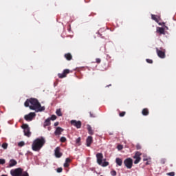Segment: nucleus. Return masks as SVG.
Returning <instances> with one entry per match:
<instances>
[{"label": "nucleus", "instance_id": "nucleus-1", "mask_svg": "<svg viewBox=\"0 0 176 176\" xmlns=\"http://www.w3.org/2000/svg\"><path fill=\"white\" fill-rule=\"evenodd\" d=\"M25 107L30 108L32 111H36V112H42L45 111V107H42L41 103L36 98L27 99L24 103Z\"/></svg>", "mask_w": 176, "mask_h": 176}, {"label": "nucleus", "instance_id": "nucleus-2", "mask_svg": "<svg viewBox=\"0 0 176 176\" xmlns=\"http://www.w3.org/2000/svg\"><path fill=\"white\" fill-rule=\"evenodd\" d=\"M45 144H46V140L43 137L36 138L32 144V149L34 152H39Z\"/></svg>", "mask_w": 176, "mask_h": 176}, {"label": "nucleus", "instance_id": "nucleus-3", "mask_svg": "<svg viewBox=\"0 0 176 176\" xmlns=\"http://www.w3.org/2000/svg\"><path fill=\"white\" fill-rule=\"evenodd\" d=\"M22 129H23V133L25 137H31V131H30V126H28V124H23L22 125Z\"/></svg>", "mask_w": 176, "mask_h": 176}, {"label": "nucleus", "instance_id": "nucleus-4", "mask_svg": "<svg viewBox=\"0 0 176 176\" xmlns=\"http://www.w3.org/2000/svg\"><path fill=\"white\" fill-rule=\"evenodd\" d=\"M124 164L126 168H131L133 167V159L131 158H126L124 161Z\"/></svg>", "mask_w": 176, "mask_h": 176}, {"label": "nucleus", "instance_id": "nucleus-5", "mask_svg": "<svg viewBox=\"0 0 176 176\" xmlns=\"http://www.w3.org/2000/svg\"><path fill=\"white\" fill-rule=\"evenodd\" d=\"M10 174L12 176H21V174H23V170L20 168H18L15 170H12L10 171Z\"/></svg>", "mask_w": 176, "mask_h": 176}, {"label": "nucleus", "instance_id": "nucleus-6", "mask_svg": "<svg viewBox=\"0 0 176 176\" xmlns=\"http://www.w3.org/2000/svg\"><path fill=\"white\" fill-rule=\"evenodd\" d=\"M156 52L160 57V58H166V50H159V48H156Z\"/></svg>", "mask_w": 176, "mask_h": 176}, {"label": "nucleus", "instance_id": "nucleus-7", "mask_svg": "<svg viewBox=\"0 0 176 176\" xmlns=\"http://www.w3.org/2000/svg\"><path fill=\"white\" fill-rule=\"evenodd\" d=\"M142 154L140 152L138 151L135 153L133 158L135 159V160L134 161V164H138L140 163V162H141V155Z\"/></svg>", "mask_w": 176, "mask_h": 176}, {"label": "nucleus", "instance_id": "nucleus-8", "mask_svg": "<svg viewBox=\"0 0 176 176\" xmlns=\"http://www.w3.org/2000/svg\"><path fill=\"white\" fill-rule=\"evenodd\" d=\"M35 116H36V114L34 112H31L29 114L25 115L24 116V119L25 120H27V122H31V120H32Z\"/></svg>", "mask_w": 176, "mask_h": 176}, {"label": "nucleus", "instance_id": "nucleus-9", "mask_svg": "<svg viewBox=\"0 0 176 176\" xmlns=\"http://www.w3.org/2000/svg\"><path fill=\"white\" fill-rule=\"evenodd\" d=\"M71 125L74 126V127H76V129H80L82 127V122L80 121H76L75 120H72L71 122Z\"/></svg>", "mask_w": 176, "mask_h": 176}, {"label": "nucleus", "instance_id": "nucleus-10", "mask_svg": "<svg viewBox=\"0 0 176 176\" xmlns=\"http://www.w3.org/2000/svg\"><path fill=\"white\" fill-rule=\"evenodd\" d=\"M70 71L68 69H64L63 74H58V76L60 79H63V78H67V75L69 74Z\"/></svg>", "mask_w": 176, "mask_h": 176}, {"label": "nucleus", "instance_id": "nucleus-11", "mask_svg": "<svg viewBox=\"0 0 176 176\" xmlns=\"http://www.w3.org/2000/svg\"><path fill=\"white\" fill-rule=\"evenodd\" d=\"M96 159L98 164H102V159H104V155L101 153L96 154Z\"/></svg>", "mask_w": 176, "mask_h": 176}, {"label": "nucleus", "instance_id": "nucleus-12", "mask_svg": "<svg viewBox=\"0 0 176 176\" xmlns=\"http://www.w3.org/2000/svg\"><path fill=\"white\" fill-rule=\"evenodd\" d=\"M60 151H61V148L58 146L54 150V155L56 157L60 158L61 156H63V153H60Z\"/></svg>", "mask_w": 176, "mask_h": 176}, {"label": "nucleus", "instance_id": "nucleus-13", "mask_svg": "<svg viewBox=\"0 0 176 176\" xmlns=\"http://www.w3.org/2000/svg\"><path fill=\"white\" fill-rule=\"evenodd\" d=\"M64 131V129L60 126L56 127V131H54L55 135H60L61 133Z\"/></svg>", "mask_w": 176, "mask_h": 176}, {"label": "nucleus", "instance_id": "nucleus-14", "mask_svg": "<svg viewBox=\"0 0 176 176\" xmlns=\"http://www.w3.org/2000/svg\"><path fill=\"white\" fill-rule=\"evenodd\" d=\"M87 146H90L91 144H93V137L88 136V138L86 140Z\"/></svg>", "mask_w": 176, "mask_h": 176}, {"label": "nucleus", "instance_id": "nucleus-15", "mask_svg": "<svg viewBox=\"0 0 176 176\" xmlns=\"http://www.w3.org/2000/svg\"><path fill=\"white\" fill-rule=\"evenodd\" d=\"M87 129L88 131V134H89L90 135H93L94 134V131H93V129L91 128V126L87 124Z\"/></svg>", "mask_w": 176, "mask_h": 176}, {"label": "nucleus", "instance_id": "nucleus-16", "mask_svg": "<svg viewBox=\"0 0 176 176\" xmlns=\"http://www.w3.org/2000/svg\"><path fill=\"white\" fill-rule=\"evenodd\" d=\"M142 113L143 115V116H148V115H149V109L145 108L143 109L142 111Z\"/></svg>", "mask_w": 176, "mask_h": 176}, {"label": "nucleus", "instance_id": "nucleus-17", "mask_svg": "<svg viewBox=\"0 0 176 176\" xmlns=\"http://www.w3.org/2000/svg\"><path fill=\"white\" fill-rule=\"evenodd\" d=\"M17 164V161L16 160H10V164H9V167H13Z\"/></svg>", "mask_w": 176, "mask_h": 176}, {"label": "nucleus", "instance_id": "nucleus-18", "mask_svg": "<svg viewBox=\"0 0 176 176\" xmlns=\"http://www.w3.org/2000/svg\"><path fill=\"white\" fill-rule=\"evenodd\" d=\"M65 58H66V60H67V61H71V60H72V55L71 54V53L65 54Z\"/></svg>", "mask_w": 176, "mask_h": 176}, {"label": "nucleus", "instance_id": "nucleus-19", "mask_svg": "<svg viewBox=\"0 0 176 176\" xmlns=\"http://www.w3.org/2000/svg\"><path fill=\"white\" fill-rule=\"evenodd\" d=\"M157 32H159L161 35H164V28H157Z\"/></svg>", "mask_w": 176, "mask_h": 176}, {"label": "nucleus", "instance_id": "nucleus-20", "mask_svg": "<svg viewBox=\"0 0 176 176\" xmlns=\"http://www.w3.org/2000/svg\"><path fill=\"white\" fill-rule=\"evenodd\" d=\"M116 164H118V166H122V164H123V160H122V159L120 158H116Z\"/></svg>", "mask_w": 176, "mask_h": 176}, {"label": "nucleus", "instance_id": "nucleus-21", "mask_svg": "<svg viewBox=\"0 0 176 176\" xmlns=\"http://www.w3.org/2000/svg\"><path fill=\"white\" fill-rule=\"evenodd\" d=\"M43 126L44 127H47V126H50V118H47V120H45Z\"/></svg>", "mask_w": 176, "mask_h": 176}, {"label": "nucleus", "instance_id": "nucleus-22", "mask_svg": "<svg viewBox=\"0 0 176 176\" xmlns=\"http://www.w3.org/2000/svg\"><path fill=\"white\" fill-rule=\"evenodd\" d=\"M151 19L152 20H154V21H156V23H159V19L157 16L155 14H151Z\"/></svg>", "mask_w": 176, "mask_h": 176}, {"label": "nucleus", "instance_id": "nucleus-23", "mask_svg": "<svg viewBox=\"0 0 176 176\" xmlns=\"http://www.w3.org/2000/svg\"><path fill=\"white\" fill-rule=\"evenodd\" d=\"M99 166H102V167H107V166H109V162L104 161L102 163V164H99Z\"/></svg>", "mask_w": 176, "mask_h": 176}, {"label": "nucleus", "instance_id": "nucleus-24", "mask_svg": "<svg viewBox=\"0 0 176 176\" xmlns=\"http://www.w3.org/2000/svg\"><path fill=\"white\" fill-rule=\"evenodd\" d=\"M56 113L57 116H63V113H61V109H57Z\"/></svg>", "mask_w": 176, "mask_h": 176}, {"label": "nucleus", "instance_id": "nucleus-25", "mask_svg": "<svg viewBox=\"0 0 176 176\" xmlns=\"http://www.w3.org/2000/svg\"><path fill=\"white\" fill-rule=\"evenodd\" d=\"M80 140H81V138H77L76 139V144L77 145H80Z\"/></svg>", "mask_w": 176, "mask_h": 176}, {"label": "nucleus", "instance_id": "nucleus-26", "mask_svg": "<svg viewBox=\"0 0 176 176\" xmlns=\"http://www.w3.org/2000/svg\"><path fill=\"white\" fill-rule=\"evenodd\" d=\"M1 146L3 149H8V143H3Z\"/></svg>", "mask_w": 176, "mask_h": 176}, {"label": "nucleus", "instance_id": "nucleus-27", "mask_svg": "<svg viewBox=\"0 0 176 176\" xmlns=\"http://www.w3.org/2000/svg\"><path fill=\"white\" fill-rule=\"evenodd\" d=\"M166 158H162V159H161V160H160L161 164H166Z\"/></svg>", "mask_w": 176, "mask_h": 176}, {"label": "nucleus", "instance_id": "nucleus-28", "mask_svg": "<svg viewBox=\"0 0 176 176\" xmlns=\"http://www.w3.org/2000/svg\"><path fill=\"white\" fill-rule=\"evenodd\" d=\"M50 119V120H56L57 119V116H56V115H52Z\"/></svg>", "mask_w": 176, "mask_h": 176}, {"label": "nucleus", "instance_id": "nucleus-29", "mask_svg": "<svg viewBox=\"0 0 176 176\" xmlns=\"http://www.w3.org/2000/svg\"><path fill=\"white\" fill-rule=\"evenodd\" d=\"M60 141V142H65V141H67V138H65V137H61Z\"/></svg>", "mask_w": 176, "mask_h": 176}, {"label": "nucleus", "instance_id": "nucleus-30", "mask_svg": "<svg viewBox=\"0 0 176 176\" xmlns=\"http://www.w3.org/2000/svg\"><path fill=\"white\" fill-rule=\"evenodd\" d=\"M25 145V143L24 142H20L18 143L19 146H24Z\"/></svg>", "mask_w": 176, "mask_h": 176}, {"label": "nucleus", "instance_id": "nucleus-31", "mask_svg": "<svg viewBox=\"0 0 176 176\" xmlns=\"http://www.w3.org/2000/svg\"><path fill=\"white\" fill-rule=\"evenodd\" d=\"M5 163H6L5 159H0V164H5Z\"/></svg>", "mask_w": 176, "mask_h": 176}, {"label": "nucleus", "instance_id": "nucleus-32", "mask_svg": "<svg viewBox=\"0 0 176 176\" xmlns=\"http://www.w3.org/2000/svg\"><path fill=\"white\" fill-rule=\"evenodd\" d=\"M146 61L148 64H153V60H152L151 59H146Z\"/></svg>", "mask_w": 176, "mask_h": 176}, {"label": "nucleus", "instance_id": "nucleus-33", "mask_svg": "<svg viewBox=\"0 0 176 176\" xmlns=\"http://www.w3.org/2000/svg\"><path fill=\"white\" fill-rule=\"evenodd\" d=\"M168 176H175V173L174 172H170L166 174Z\"/></svg>", "mask_w": 176, "mask_h": 176}, {"label": "nucleus", "instance_id": "nucleus-34", "mask_svg": "<svg viewBox=\"0 0 176 176\" xmlns=\"http://www.w3.org/2000/svg\"><path fill=\"white\" fill-rule=\"evenodd\" d=\"M119 115H120V116L121 118H123V116H124V115H126V112L125 111H122V112L120 113Z\"/></svg>", "mask_w": 176, "mask_h": 176}, {"label": "nucleus", "instance_id": "nucleus-35", "mask_svg": "<svg viewBox=\"0 0 176 176\" xmlns=\"http://www.w3.org/2000/svg\"><path fill=\"white\" fill-rule=\"evenodd\" d=\"M116 174H117L116 170H112V171L111 172V175L112 176H116Z\"/></svg>", "mask_w": 176, "mask_h": 176}, {"label": "nucleus", "instance_id": "nucleus-36", "mask_svg": "<svg viewBox=\"0 0 176 176\" xmlns=\"http://www.w3.org/2000/svg\"><path fill=\"white\" fill-rule=\"evenodd\" d=\"M96 62L97 63V64H100L101 63V59L100 58H97L96 59Z\"/></svg>", "mask_w": 176, "mask_h": 176}, {"label": "nucleus", "instance_id": "nucleus-37", "mask_svg": "<svg viewBox=\"0 0 176 176\" xmlns=\"http://www.w3.org/2000/svg\"><path fill=\"white\" fill-rule=\"evenodd\" d=\"M141 144H138L137 145H136V149L138 150V151H139L140 149H141Z\"/></svg>", "mask_w": 176, "mask_h": 176}, {"label": "nucleus", "instance_id": "nucleus-38", "mask_svg": "<svg viewBox=\"0 0 176 176\" xmlns=\"http://www.w3.org/2000/svg\"><path fill=\"white\" fill-rule=\"evenodd\" d=\"M117 148H118V151H122V149H123V146L120 144L118 146Z\"/></svg>", "mask_w": 176, "mask_h": 176}, {"label": "nucleus", "instance_id": "nucleus-39", "mask_svg": "<svg viewBox=\"0 0 176 176\" xmlns=\"http://www.w3.org/2000/svg\"><path fill=\"white\" fill-rule=\"evenodd\" d=\"M57 173H63V168H58L56 169Z\"/></svg>", "mask_w": 176, "mask_h": 176}, {"label": "nucleus", "instance_id": "nucleus-40", "mask_svg": "<svg viewBox=\"0 0 176 176\" xmlns=\"http://www.w3.org/2000/svg\"><path fill=\"white\" fill-rule=\"evenodd\" d=\"M65 162L69 164V163L71 162V159H69V158H66Z\"/></svg>", "mask_w": 176, "mask_h": 176}, {"label": "nucleus", "instance_id": "nucleus-41", "mask_svg": "<svg viewBox=\"0 0 176 176\" xmlns=\"http://www.w3.org/2000/svg\"><path fill=\"white\" fill-rule=\"evenodd\" d=\"M64 167H65V168L69 167V164H68L67 162H65Z\"/></svg>", "mask_w": 176, "mask_h": 176}, {"label": "nucleus", "instance_id": "nucleus-42", "mask_svg": "<svg viewBox=\"0 0 176 176\" xmlns=\"http://www.w3.org/2000/svg\"><path fill=\"white\" fill-rule=\"evenodd\" d=\"M21 176H30V175H28V173L25 172L22 175H21Z\"/></svg>", "mask_w": 176, "mask_h": 176}, {"label": "nucleus", "instance_id": "nucleus-43", "mask_svg": "<svg viewBox=\"0 0 176 176\" xmlns=\"http://www.w3.org/2000/svg\"><path fill=\"white\" fill-rule=\"evenodd\" d=\"M89 115H90V118H96V116L91 112H89Z\"/></svg>", "mask_w": 176, "mask_h": 176}, {"label": "nucleus", "instance_id": "nucleus-44", "mask_svg": "<svg viewBox=\"0 0 176 176\" xmlns=\"http://www.w3.org/2000/svg\"><path fill=\"white\" fill-rule=\"evenodd\" d=\"M54 126H55V127H57V126H58V122H55Z\"/></svg>", "mask_w": 176, "mask_h": 176}, {"label": "nucleus", "instance_id": "nucleus-45", "mask_svg": "<svg viewBox=\"0 0 176 176\" xmlns=\"http://www.w3.org/2000/svg\"><path fill=\"white\" fill-rule=\"evenodd\" d=\"M146 160H148V159H146V158H144V159H143V161H144V162H146Z\"/></svg>", "mask_w": 176, "mask_h": 176}, {"label": "nucleus", "instance_id": "nucleus-46", "mask_svg": "<svg viewBox=\"0 0 176 176\" xmlns=\"http://www.w3.org/2000/svg\"><path fill=\"white\" fill-rule=\"evenodd\" d=\"M48 130H49V131H50V130H52V128L50 126H49Z\"/></svg>", "mask_w": 176, "mask_h": 176}, {"label": "nucleus", "instance_id": "nucleus-47", "mask_svg": "<svg viewBox=\"0 0 176 176\" xmlns=\"http://www.w3.org/2000/svg\"><path fill=\"white\" fill-rule=\"evenodd\" d=\"M146 164H149V163L146 162Z\"/></svg>", "mask_w": 176, "mask_h": 176}, {"label": "nucleus", "instance_id": "nucleus-48", "mask_svg": "<svg viewBox=\"0 0 176 176\" xmlns=\"http://www.w3.org/2000/svg\"><path fill=\"white\" fill-rule=\"evenodd\" d=\"M160 24V25H162V24L161 23H159Z\"/></svg>", "mask_w": 176, "mask_h": 176}]
</instances>
